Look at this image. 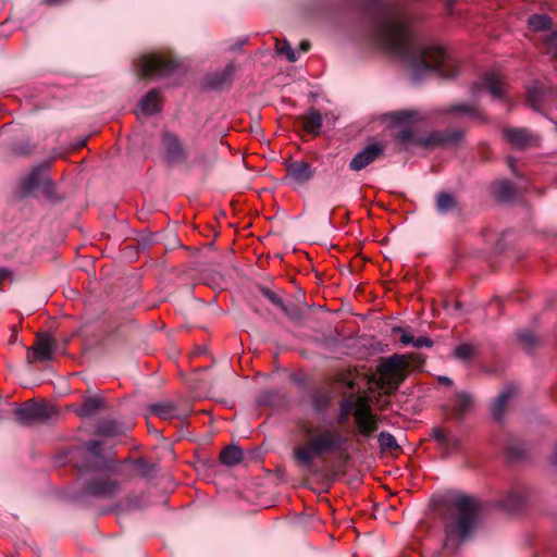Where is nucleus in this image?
I'll return each instance as SVG.
<instances>
[{"instance_id":"09e8293b","label":"nucleus","mask_w":557,"mask_h":557,"mask_svg":"<svg viewBox=\"0 0 557 557\" xmlns=\"http://www.w3.org/2000/svg\"><path fill=\"white\" fill-rule=\"evenodd\" d=\"M456 308H460V304L459 302H456Z\"/></svg>"},{"instance_id":"a19ab883","label":"nucleus","mask_w":557,"mask_h":557,"mask_svg":"<svg viewBox=\"0 0 557 557\" xmlns=\"http://www.w3.org/2000/svg\"><path fill=\"white\" fill-rule=\"evenodd\" d=\"M459 445L460 442L457 437L449 436L448 444H444V447L449 451H454L458 449Z\"/></svg>"},{"instance_id":"37998d69","label":"nucleus","mask_w":557,"mask_h":557,"mask_svg":"<svg viewBox=\"0 0 557 557\" xmlns=\"http://www.w3.org/2000/svg\"><path fill=\"white\" fill-rule=\"evenodd\" d=\"M309 47H310V45H309V42H307V41H302V42L300 44V49H301L304 52L308 51V50H309Z\"/></svg>"},{"instance_id":"ea45409f","label":"nucleus","mask_w":557,"mask_h":557,"mask_svg":"<svg viewBox=\"0 0 557 557\" xmlns=\"http://www.w3.org/2000/svg\"><path fill=\"white\" fill-rule=\"evenodd\" d=\"M432 341L429 338V337H425V336H419V337H414V341H413V346L414 347H431L432 346Z\"/></svg>"},{"instance_id":"7ed1b4c3","label":"nucleus","mask_w":557,"mask_h":557,"mask_svg":"<svg viewBox=\"0 0 557 557\" xmlns=\"http://www.w3.org/2000/svg\"><path fill=\"white\" fill-rule=\"evenodd\" d=\"M302 431L309 437V442L304 446L296 447L294 456L305 466H310L315 457L322 456L326 451L341 448L345 442L343 435L334 429H325L315 434L311 425L304 424Z\"/></svg>"},{"instance_id":"c03bdc74","label":"nucleus","mask_w":557,"mask_h":557,"mask_svg":"<svg viewBox=\"0 0 557 557\" xmlns=\"http://www.w3.org/2000/svg\"><path fill=\"white\" fill-rule=\"evenodd\" d=\"M234 72V65H228L226 69H225V73L231 76Z\"/></svg>"},{"instance_id":"e433bc0d","label":"nucleus","mask_w":557,"mask_h":557,"mask_svg":"<svg viewBox=\"0 0 557 557\" xmlns=\"http://www.w3.org/2000/svg\"><path fill=\"white\" fill-rule=\"evenodd\" d=\"M545 45H547L549 48L557 47V30H553L549 34H545L541 38Z\"/></svg>"},{"instance_id":"a18cd8bd","label":"nucleus","mask_w":557,"mask_h":557,"mask_svg":"<svg viewBox=\"0 0 557 557\" xmlns=\"http://www.w3.org/2000/svg\"><path fill=\"white\" fill-rule=\"evenodd\" d=\"M440 381H441L442 383H445V384H450V383H451L450 379L445 377V376L440 377Z\"/></svg>"},{"instance_id":"f257e3e1","label":"nucleus","mask_w":557,"mask_h":557,"mask_svg":"<svg viewBox=\"0 0 557 557\" xmlns=\"http://www.w3.org/2000/svg\"><path fill=\"white\" fill-rule=\"evenodd\" d=\"M374 39L387 52L404 58L414 78L436 71L449 78L457 75L459 65L440 46H422L410 29V16L400 9L382 12L374 23Z\"/></svg>"},{"instance_id":"5701e85b","label":"nucleus","mask_w":557,"mask_h":557,"mask_svg":"<svg viewBox=\"0 0 557 557\" xmlns=\"http://www.w3.org/2000/svg\"><path fill=\"white\" fill-rule=\"evenodd\" d=\"M544 97L545 91L537 83L528 87L527 100L532 109L540 110Z\"/></svg>"},{"instance_id":"b1692460","label":"nucleus","mask_w":557,"mask_h":557,"mask_svg":"<svg viewBox=\"0 0 557 557\" xmlns=\"http://www.w3.org/2000/svg\"><path fill=\"white\" fill-rule=\"evenodd\" d=\"M243 457L242 449L236 446H228L224 448L220 454V460L223 465L234 466L240 462Z\"/></svg>"},{"instance_id":"9b49d317","label":"nucleus","mask_w":557,"mask_h":557,"mask_svg":"<svg viewBox=\"0 0 557 557\" xmlns=\"http://www.w3.org/2000/svg\"><path fill=\"white\" fill-rule=\"evenodd\" d=\"M384 151V145L381 143H371L350 161L349 168L352 171H360L375 161Z\"/></svg>"},{"instance_id":"ddd939ff","label":"nucleus","mask_w":557,"mask_h":557,"mask_svg":"<svg viewBox=\"0 0 557 557\" xmlns=\"http://www.w3.org/2000/svg\"><path fill=\"white\" fill-rule=\"evenodd\" d=\"M149 410L154 416L163 420H170L173 418L185 419L189 413V408L186 407L184 409L180 408L177 403L172 400H164L151 404L149 406Z\"/></svg>"},{"instance_id":"a878e982","label":"nucleus","mask_w":557,"mask_h":557,"mask_svg":"<svg viewBox=\"0 0 557 557\" xmlns=\"http://www.w3.org/2000/svg\"><path fill=\"white\" fill-rule=\"evenodd\" d=\"M436 208L441 213L450 212L457 208V200L448 193H440L436 198Z\"/></svg>"},{"instance_id":"f03ea898","label":"nucleus","mask_w":557,"mask_h":557,"mask_svg":"<svg viewBox=\"0 0 557 557\" xmlns=\"http://www.w3.org/2000/svg\"><path fill=\"white\" fill-rule=\"evenodd\" d=\"M481 510V502L473 496L460 495L450 502L444 517V545L456 549L475 529Z\"/></svg>"},{"instance_id":"cd10ccee","label":"nucleus","mask_w":557,"mask_h":557,"mask_svg":"<svg viewBox=\"0 0 557 557\" xmlns=\"http://www.w3.org/2000/svg\"><path fill=\"white\" fill-rule=\"evenodd\" d=\"M528 23L535 32L547 30L552 26V20L545 14L533 15L529 18Z\"/></svg>"},{"instance_id":"20e7f679","label":"nucleus","mask_w":557,"mask_h":557,"mask_svg":"<svg viewBox=\"0 0 557 557\" xmlns=\"http://www.w3.org/2000/svg\"><path fill=\"white\" fill-rule=\"evenodd\" d=\"M423 360L419 356L393 355L383 359L377 367L380 383L384 388L396 389L405 380L411 364L421 366Z\"/></svg>"},{"instance_id":"dca6fc26","label":"nucleus","mask_w":557,"mask_h":557,"mask_svg":"<svg viewBox=\"0 0 557 557\" xmlns=\"http://www.w3.org/2000/svg\"><path fill=\"white\" fill-rule=\"evenodd\" d=\"M297 120L306 133L312 135L320 134L323 119L320 112H318L315 109H310L307 113L298 116Z\"/></svg>"},{"instance_id":"c85d7f7f","label":"nucleus","mask_w":557,"mask_h":557,"mask_svg":"<svg viewBox=\"0 0 557 557\" xmlns=\"http://www.w3.org/2000/svg\"><path fill=\"white\" fill-rule=\"evenodd\" d=\"M474 355H475V347L469 343L460 344L455 349V357L462 361L470 360Z\"/></svg>"},{"instance_id":"423d86ee","label":"nucleus","mask_w":557,"mask_h":557,"mask_svg":"<svg viewBox=\"0 0 557 557\" xmlns=\"http://www.w3.org/2000/svg\"><path fill=\"white\" fill-rule=\"evenodd\" d=\"M57 349V341L48 333L37 334L35 343L27 349L28 363L49 361Z\"/></svg>"},{"instance_id":"0eeeda50","label":"nucleus","mask_w":557,"mask_h":557,"mask_svg":"<svg viewBox=\"0 0 557 557\" xmlns=\"http://www.w3.org/2000/svg\"><path fill=\"white\" fill-rule=\"evenodd\" d=\"M463 136L461 131H453L445 135V137H440L438 135L432 136L426 139L417 138L412 131L409 127L401 128L395 137L401 143L405 148H408L413 145L429 146L435 143H457Z\"/></svg>"},{"instance_id":"6e6552de","label":"nucleus","mask_w":557,"mask_h":557,"mask_svg":"<svg viewBox=\"0 0 557 557\" xmlns=\"http://www.w3.org/2000/svg\"><path fill=\"white\" fill-rule=\"evenodd\" d=\"M506 82L504 77L496 72H488L484 75L481 83L472 86L474 95L485 88L494 98H504L506 95Z\"/></svg>"},{"instance_id":"a211bd4d","label":"nucleus","mask_w":557,"mask_h":557,"mask_svg":"<svg viewBox=\"0 0 557 557\" xmlns=\"http://www.w3.org/2000/svg\"><path fill=\"white\" fill-rule=\"evenodd\" d=\"M119 490V485L115 482L109 480H95L87 487V493L97 497H111Z\"/></svg>"},{"instance_id":"2eb2a0df","label":"nucleus","mask_w":557,"mask_h":557,"mask_svg":"<svg viewBox=\"0 0 557 557\" xmlns=\"http://www.w3.org/2000/svg\"><path fill=\"white\" fill-rule=\"evenodd\" d=\"M18 420L23 423L34 419H45L48 417L47 406L38 403H25L15 411Z\"/></svg>"},{"instance_id":"f704fd0d","label":"nucleus","mask_w":557,"mask_h":557,"mask_svg":"<svg viewBox=\"0 0 557 557\" xmlns=\"http://www.w3.org/2000/svg\"><path fill=\"white\" fill-rule=\"evenodd\" d=\"M98 432L107 435H115L119 433L113 422H103L99 425Z\"/></svg>"},{"instance_id":"f8f14e48","label":"nucleus","mask_w":557,"mask_h":557,"mask_svg":"<svg viewBox=\"0 0 557 557\" xmlns=\"http://www.w3.org/2000/svg\"><path fill=\"white\" fill-rule=\"evenodd\" d=\"M162 144L169 162H181L187 158L186 149L177 135L165 132L162 136Z\"/></svg>"},{"instance_id":"72a5a7b5","label":"nucleus","mask_w":557,"mask_h":557,"mask_svg":"<svg viewBox=\"0 0 557 557\" xmlns=\"http://www.w3.org/2000/svg\"><path fill=\"white\" fill-rule=\"evenodd\" d=\"M276 51L280 54H284L289 62H295L297 60L294 50L292 49V47L289 46V44L287 41H283V42L277 41Z\"/></svg>"},{"instance_id":"4c0bfd02","label":"nucleus","mask_w":557,"mask_h":557,"mask_svg":"<svg viewBox=\"0 0 557 557\" xmlns=\"http://www.w3.org/2000/svg\"><path fill=\"white\" fill-rule=\"evenodd\" d=\"M395 333H401V336H400V342L404 344V345H413V341H414V336H412L411 334H409L408 332H405L403 329L400 327H395L393 330Z\"/></svg>"},{"instance_id":"393cba45","label":"nucleus","mask_w":557,"mask_h":557,"mask_svg":"<svg viewBox=\"0 0 557 557\" xmlns=\"http://www.w3.org/2000/svg\"><path fill=\"white\" fill-rule=\"evenodd\" d=\"M387 117L394 124L407 125L418 120V113L416 111L403 110L392 112Z\"/></svg>"},{"instance_id":"de8ad7c7","label":"nucleus","mask_w":557,"mask_h":557,"mask_svg":"<svg viewBox=\"0 0 557 557\" xmlns=\"http://www.w3.org/2000/svg\"><path fill=\"white\" fill-rule=\"evenodd\" d=\"M224 82H225V78H223V79H221V81H219V82H215V83H214V85H216V86H218V85H222Z\"/></svg>"},{"instance_id":"79ce46f5","label":"nucleus","mask_w":557,"mask_h":557,"mask_svg":"<svg viewBox=\"0 0 557 557\" xmlns=\"http://www.w3.org/2000/svg\"><path fill=\"white\" fill-rule=\"evenodd\" d=\"M100 444L96 441H91L87 444V449L92 455H98Z\"/></svg>"},{"instance_id":"9d476101","label":"nucleus","mask_w":557,"mask_h":557,"mask_svg":"<svg viewBox=\"0 0 557 557\" xmlns=\"http://www.w3.org/2000/svg\"><path fill=\"white\" fill-rule=\"evenodd\" d=\"M355 420L359 432L364 436H370L377 429V421L372 414L370 406L364 401H359L355 410Z\"/></svg>"},{"instance_id":"c9c22d12","label":"nucleus","mask_w":557,"mask_h":557,"mask_svg":"<svg viewBox=\"0 0 557 557\" xmlns=\"http://www.w3.org/2000/svg\"><path fill=\"white\" fill-rule=\"evenodd\" d=\"M519 341L525 348H531L535 344L534 336L529 332L520 333Z\"/></svg>"},{"instance_id":"4468645a","label":"nucleus","mask_w":557,"mask_h":557,"mask_svg":"<svg viewBox=\"0 0 557 557\" xmlns=\"http://www.w3.org/2000/svg\"><path fill=\"white\" fill-rule=\"evenodd\" d=\"M504 138L513 147L528 148L537 145V138L525 128H504Z\"/></svg>"},{"instance_id":"49530a36","label":"nucleus","mask_w":557,"mask_h":557,"mask_svg":"<svg viewBox=\"0 0 557 557\" xmlns=\"http://www.w3.org/2000/svg\"><path fill=\"white\" fill-rule=\"evenodd\" d=\"M7 273L8 272L5 270H0V278L4 277Z\"/></svg>"},{"instance_id":"473e14b6","label":"nucleus","mask_w":557,"mask_h":557,"mask_svg":"<svg viewBox=\"0 0 557 557\" xmlns=\"http://www.w3.org/2000/svg\"><path fill=\"white\" fill-rule=\"evenodd\" d=\"M496 196L500 199V200H508L511 195H512V187H511V184L509 182H500L497 186H496Z\"/></svg>"},{"instance_id":"1a4fd4ad","label":"nucleus","mask_w":557,"mask_h":557,"mask_svg":"<svg viewBox=\"0 0 557 557\" xmlns=\"http://www.w3.org/2000/svg\"><path fill=\"white\" fill-rule=\"evenodd\" d=\"M286 180L296 187L302 186L314 175L312 166L305 161H290L286 164Z\"/></svg>"},{"instance_id":"bb28decb","label":"nucleus","mask_w":557,"mask_h":557,"mask_svg":"<svg viewBox=\"0 0 557 557\" xmlns=\"http://www.w3.org/2000/svg\"><path fill=\"white\" fill-rule=\"evenodd\" d=\"M447 113H457L472 116L474 119L480 116L478 107L473 103H457L450 106L447 110Z\"/></svg>"},{"instance_id":"c756f323","label":"nucleus","mask_w":557,"mask_h":557,"mask_svg":"<svg viewBox=\"0 0 557 557\" xmlns=\"http://www.w3.org/2000/svg\"><path fill=\"white\" fill-rule=\"evenodd\" d=\"M332 394L330 392L318 393L313 397V407L317 411L324 410L332 400Z\"/></svg>"},{"instance_id":"f3484780","label":"nucleus","mask_w":557,"mask_h":557,"mask_svg":"<svg viewBox=\"0 0 557 557\" xmlns=\"http://www.w3.org/2000/svg\"><path fill=\"white\" fill-rule=\"evenodd\" d=\"M139 113L144 115H151L158 113L161 110V96L158 89H151L140 100Z\"/></svg>"},{"instance_id":"412c9836","label":"nucleus","mask_w":557,"mask_h":557,"mask_svg":"<svg viewBox=\"0 0 557 557\" xmlns=\"http://www.w3.org/2000/svg\"><path fill=\"white\" fill-rule=\"evenodd\" d=\"M45 181L39 169L33 170L21 181V187L24 194H28L38 188Z\"/></svg>"},{"instance_id":"4be33fe9","label":"nucleus","mask_w":557,"mask_h":557,"mask_svg":"<svg viewBox=\"0 0 557 557\" xmlns=\"http://www.w3.org/2000/svg\"><path fill=\"white\" fill-rule=\"evenodd\" d=\"M102 406V400L98 397L86 398L79 407L75 409L77 416L82 418L90 417Z\"/></svg>"},{"instance_id":"2f4dec72","label":"nucleus","mask_w":557,"mask_h":557,"mask_svg":"<svg viewBox=\"0 0 557 557\" xmlns=\"http://www.w3.org/2000/svg\"><path fill=\"white\" fill-rule=\"evenodd\" d=\"M379 443L383 449H395L398 447L396 438L387 432H381L379 435Z\"/></svg>"},{"instance_id":"7c9ffc66","label":"nucleus","mask_w":557,"mask_h":557,"mask_svg":"<svg viewBox=\"0 0 557 557\" xmlns=\"http://www.w3.org/2000/svg\"><path fill=\"white\" fill-rule=\"evenodd\" d=\"M261 293L263 294V296L269 299L274 306H276L277 308H280L284 313L288 314V309L287 307L285 306L284 301L282 300L281 297H278L274 292H272L271 289L269 288H262L261 289Z\"/></svg>"},{"instance_id":"6ab92c4d","label":"nucleus","mask_w":557,"mask_h":557,"mask_svg":"<svg viewBox=\"0 0 557 557\" xmlns=\"http://www.w3.org/2000/svg\"><path fill=\"white\" fill-rule=\"evenodd\" d=\"M517 393V388L515 386H507L495 399L492 405V413L495 419H502L505 408L509 399H511Z\"/></svg>"},{"instance_id":"aec40b11","label":"nucleus","mask_w":557,"mask_h":557,"mask_svg":"<svg viewBox=\"0 0 557 557\" xmlns=\"http://www.w3.org/2000/svg\"><path fill=\"white\" fill-rule=\"evenodd\" d=\"M473 399L472 397L467 393H458L456 394L453 403V413L455 417L460 418L462 417L468 410L472 407Z\"/></svg>"},{"instance_id":"39448f33","label":"nucleus","mask_w":557,"mask_h":557,"mask_svg":"<svg viewBox=\"0 0 557 557\" xmlns=\"http://www.w3.org/2000/svg\"><path fill=\"white\" fill-rule=\"evenodd\" d=\"M138 67L143 77L161 79L173 73L177 63L159 54H148L139 59Z\"/></svg>"},{"instance_id":"58836bf2","label":"nucleus","mask_w":557,"mask_h":557,"mask_svg":"<svg viewBox=\"0 0 557 557\" xmlns=\"http://www.w3.org/2000/svg\"><path fill=\"white\" fill-rule=\"evenodd\" d=\"M433 436L441 445L448 444L449 435L444 430L434 429Z\"/></svg>"}]
</instances>
